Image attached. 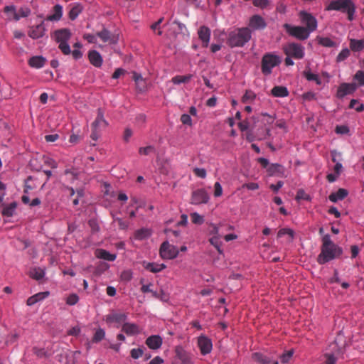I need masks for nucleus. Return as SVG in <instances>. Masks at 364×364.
<instances>
[{
    "label": "nucleus",
    "instance_id": "28",
    "mask_svg": "<svg viewBox=\"0 0 364 364\" xmlns=\"http://www.w3.org/2000/svg\"><path fill=\"white\" fill-rule=\"evenodd\" d=\"M348 194V192L347 190L344 188H339L336 192L331 193L328 198L331 202L336 203L338 200L344 199Z\"/></svg>",
    "mask_w": 364,
    "mask_h": 364
},
{
    "label": "nucleus",
    "instance_id": "8",
    "mask_svg": "<svg viewBox=\"0 0 364 364\" xmlns=\"http://www.w3.org/2000/svg\"><path fill=\"white\" fill-rule=\"evenodd\" d=\"M283 51L287 56L294 59H302L304 56V47L297 43H289L283 46Z\"/></svg>",
    "mask_w": 364,
    "mask_h": 364
},
{
    "label": "nucleus",
    "instance_id": "53",
    "mask_svg": "<svg viewBox=\"0 0 364 364\" xmlns=\"http://www.w3.org/2000/svg\"><path fill=\"white\" fill-rule=\"evenodd\" d=\"M285 235H289L291 238L294 237V231L289 228L280 229L277 233L278 237H282Z\"/></svg>",
    "mask_w": 364,
    "mask_h": 364
},
{
    "label": "nucleus",
    "instance_id": "61",
    "mask_svg": "<svg viewBox=\"0 0 364 364\" xmlns=\"http://www.w3.org/2000/svg\"><path fill=\"white\" fill-rule=\"evenodd\" d=\"M181 121L183 124L191 125L192 119L190 115L187 114H183L181 117Z\"/></svg>",
    "mask_w": 364,
    "mask_h": 364
},
{
    "label": "nucleus",
    "instance_id": "48",
    "mask_svg": "<svg viewBox=\"0 0 364 364\" xmlns=\"http://www.w3.org/2000/svg\"><path fill=\"white\" fill-rule=\"evenodd\" d=\"M191 221L194 224L201 225L204 222L203 217L197 213H193L191 214Z\"/></svg>",
    "mask_w": 364,
    "mask_h": 364
},
{
    "label": "nucleus",
    "instance_id": "16",
    "mask_svg": "<svg viewBox=\"0 0 364 364\" xmlns=\"http://www.w3.org/2000/svg\"><path fill=\"white\" fill-rule=\"evenodd\" d=\"M249 26L252 30H263L266 28L267 23L261 16L253 15L250 19Z\"/></svg>",
    "mask_w": 364,
    "mask_h": 364
},
{
    "label": "nucleus",
    "instance_id": "21",
    "mask_svg": "<svg viewBox=\"0 0 364 364\" xmlns=\"http://www.w3.org/2000/svg\"><path fill=\"white\" fill-rule=\"evenodd\" d=\"M356 89V86L354 84L350 83H342L337 91V97L342 98L344 96L353 93Z\"/></svg>",
    "mask_w": 364,
    "mask_h": 364
},
{
    "label": "nucleus",
    "instance_id": "10",
    "mask_svg": "<svg viewBox=\"0 0 364 364\" xmlns=\"http://www.w3.org/2000/svg\"><path fill=\"white\" fill-rule=\"evenodd\" d=\"M299 18L305 28L311 33L317 28V20L311 14L301 11L299 13Z\"/></svg>",
    "mask_w": 364,
    "mask_h": 364
},
{
    "label": "nucleus",
    "instance_id": "64",
    "mask_svg": "<svg viewBox=\"0 0 364 364\" xmlns=\"http://www.w3.org/2000/svg\"><path fill=\"white\" fill-rule=\"evenodd\" d=\"M121 278L122 280H124V281H130L132 278V274L131 271H129V270L124 271L122 273Z\"/></svg>",
    "mask_w": 364,
    "mask_h": 364
},
{
    "label": "nucleus",
    "instance_id": "36",
    "mask_svg": "<svg viewBox=\"0 0 364 364\" xmlns=\"http://www.w3.org/2000/svg\"><path fill=\"white\" fill-rule=\"evenodd\" d=\"M83 7L80 4H74L68 14L69 18L70 20H75L78 15L82 12Z\"/></svg>",
    "mask_w": 364,
    "mask_h": 364
},
{
    "label": "nucleus",
    "instance_id": "46",
    "mask_svg": "<svg viewBox=\"0 0 364 364\" xmlns=\"http://www.w3.org/2000/svg\"><path fill=\"white\" fill-rule=\"evenodd\" d=\"M304 75L309 81H315L317 85H321V80L316 74H314L309 71H304Z\"/></svg>",
    "mask_w": 364,
    "mask_h": 364
},
{
    "label": "nucleus",
    "instance_id": "22",
    "mask_svg": "<svg viewBox=\"0 0 364 364\" xmlns=\"http://www.w3.org/2000/svg\"><path fill=\"white\" fill-rule=\"evenodd\" d=\"M96 35L105 43L109 44H115L117 43L114 35L106 28H103L101 31L97 32Z\"/></svg>",
    "mask_w": 364,
    "mask_h": 364
},
{
    "label": "nucleus",
    "instance_id": "27",
    "mask_svg": "<svg viewBox=\"0 0 364 364\" xmlns=\"http://www.w3.org/2000/svg\"><path fill=\"white\" fill-rule=\"evenodd\" d=\"M95 256L97 258L102 259L104 260L112 262L116 259V255L111 254L108 251L103 250V249H97L95 251Z\"/></svg>",
    "mask_w": 364,
    "mask_h": 364
},
{
    "label": "nucleus",
    "instance_id": "39",
    "mask_svg": "<svg viewBox=\"0 0 364 364\" xmlns=\"http://www.w3.org/2000/svg\"><path fill=\"white\" fill-rule=\"evenodd\" d=\"M29 275L31 278L39 280L43 277L44 271L40 267H33L30 269Z\"/></svg>",
    "mask_w": 364,
    "mask_h": 364
},
{
    "label": "nucleus",
    "instance_id": "29",
    "mask_svg": "<svg viewBox=\"0 0 364 364\" xmlns=\"http://www.w3.org/2000/svg\"><path fill=\"white\" fill-rule=\"evenodd\" d=\"M45 29V26L42 22L39 25H37L36 27L31 29L29 31V36L33 38H38L43 36Z\"/></svg>",
    "mask_w": 364,
    "mask_h": 364
},
{
    "label": "nucleus",
    "instance_id": "7",
    "mask_svg": "<svg viewBox=\"0 0 364 364\" xmlns=\"http://www.w3.org/2000/svg\"><path fill=\"white\" fill-rule=\"evenodd\" d=\"M283 27L289 36L298 40L304 41L309 37L310 33L304 26L284 23Z\"/></svg>",
    "mask_w": 364,
    "mask_h": 364
},
{
    "label": "nucleus",
    "instance_id": "34",
    "mask_svg": "<svg viewBox=\"0 0 364 364\" xmlns=\"http://www.w3.org/2000/svg\"><path fill=\"white\" fill-rule=\"evenodd\" d=\"M45 299L46 292H39L30 296L26 301V304L28 306H33L40 301H43Z\"/></svg>",
    "mask_w": 364,
    "mask_h": 364
},
{
    "label": "nucleus",
    "instance_id": "6",
    "mask_svg": "<svg viewBox=\"0 0 364 364\" xmlns=\"http://www.w3.org/2000/svg\"><path fill=\"white\" fill-rule=\"evenodd\" d=\"M108 123L104 118V112L101 108L97 109V116L91 125L92 133L90 137L96 141L100 136V132L102 129L105 128Z\"/></svg>",
    "mask_w": 364,
    "mask_h": 364
},
{
    "label": "nucleus",
    "instance_id": "23",
    "mask_svg": "<svg viewBox=\"0 0 364 364\" xmlns=\"http://www.w3.org/2000/svg\"><path fill=\"white\" fill-rule=\"evenodd\" d=\"M163 343V340L160 336L153 335L148 337L146 340V344L147 346L152 349L156 350L161 348Z\"/></svg>",
    "mask_w": 364,
    "mask_h": 364
},
{
    "label": "nucleus",
    "instance_id": "9",
    "mask_svg": "<svg viewBox=\"0 0 364 364\" xmlns=\"http://www.w3.org/2000/svg\"><path fill=\"white\" fill-rule=\"evenodd\" d=\"M178 248L169 244L168 242H164L160 247L159 254L164 259H172L176 258L178 255Z\"/></svg>",
    "mask_w": 364,
    "mask_h": 364
},
{
    "label": "nucleus",
    "instance_id": "47",
    "mask_svg": "<svg viewBox=\"0 0 364 364\" xmlns=\"http://www.w3.org/2000/svg\"><path fill=\"white\" fill-rule=\"evenodd\" d=\"M350 50L347 48H343L336 57V62L340 63L345 60L350 56Z\"/></svg>",
    "mask_w": 364,
    "mask_h": 364
},
{
    "label": "nucleus",
    "instance_id": "59",
    "mask_svg": "<svg viewBox=\"0 0 364 364\" xmlns=\"http://www.w3.org/2000/svg\"><path fill=\"white\" fill-rule=\"evenodd\" d=\"M214 188H215L214 196L215 197L220 196L222 195V193H223V188H222V186H221V185H220V183L219 182H216L214 184Z\"/></svg>",
    "mask_w": 364,
    "mask_h": 364
},
{
    "label": "nucleus",
    "instance_id": "2",
    "mask_svg": "<svg viewBox=\"0 0 364 364\" xmlns=\"http://www.w3.org/2000/svg\"><path fill=\"white\" fill-rule=\"evenodd\" d=\"M72 33L68 28H60L50 33V38L58 44V48L65 55L71 53L68 41L70 39Z\"/></svg>",
    "mask_w": 364,
    "mask_h": 364
},
{
    "label": "nucleus",
    "instance_id": "13",
    "mask_svg": "<svg viewBox=\"0 0 364 364\" xmlns=\"http://www.w3.org/2000/svg\"><path fill=\"white\" fill-rule=\"evenodd\" d=\"M252 358L254 361L260 364H279L278 361L267 354L259 352H255L252 354Z\"/></svg>",
    "mask_w": 364,
    "mask_h": 364
},
{
    "label": "nucleus",
    "instance_id": "42",
    "mask_svg": "<svg viewBox=\"0 0 364 364\" xmlns=\"http://www.w3.org/2000/svg\"><path fill=\"white\" fill-rule=\"evenodd\" d=\"M192 77L191 75H176L171 80L173 84L178 85L180 83L188 82Z\"/></svg>",
    "mask_w": 364,
    "mask_h": 364
},
{
    "label": "nucleus",
    "instance_id": "60",
    "mask_svg": "<svg viewBox=\"0 0 364 364\" xmlns=\"http://www.w3.org/2000/svg\"><path fill=\"white\" fill-rule=\"evenodd\" d=\"M114 220L117 223L118 226H119V228L121 230H126V229H127V228L129 226V223L128 222L124 221L122 219L119 218H116Z\"/></svg>",
    "mask_w": 364,
    "mask_h": 364
},
{
    "label": "nucleus",
    "instance_id": "24",
    "mask_svg": "<svg viewBox=\"0 0 364 364\" xmlns=\"http://www.w3.org/2000/svg\"><path fill=\"white\" fill-rule=\"evenodd\" d=\"M88 59L90 63L96 68H100L102 65V57L97 50H90L88 53Z\"/></svg>",
    "mask_w": 364,
    "mask_h": 364
},
{
    "label": "nucleus",
    "instance_id": "20",
    "mask_svg": "<svg viewBox=\"0 0 364 364\" xmlns=\"http://www.w3.org/2000/svg\"><path fill=\"white\" fill-rule=\"evenodd\" d=\"M127 319V315L124 313L112 312L105 316V321L110 323H122Z\"/></svg>",
    "mask_w": 364,
    "mask_h": 364
},
{
    "label": "nucleus",
    "instance_id": "31",
    "mask_svg": "<svg viewBox=\"0 0 364 364\" xmlns=\"http://www.w3.org/2000/svg\"><path fill=\"white\" fill-rule=\"evenodd\" d=\"M144 267L146 269L149 270L153 273L160 272L161 270L166 267L164 264H157L154 262L144 263Z\"/></svg>",
    "mask_w": 364,
    "mask_h": 364
},
{
    "label": "nucleus",
    "instance_id": "32",
    "mask_svg": "<svg viewBox=\"0 0 364 364\" xmlns=\"http://www.w3.org/2000/svg\"><path fill=\"white\" fill-rule=\"evenodd\" d=\"M46 60L42 56H33L28 60V64L31 67L34 68H41L44 66Z\"/></svg>",
    "mask_w": 364,
    "mask_h": 364
},
{
    "label": "nucleus",
    "instance_id": "50",
    "mask_svg": "<svg viewBox=\"0 0 364 364\" xmlns=\"http://www.w3.org/2000/svg\"><path fill=\"white\" fill-rule=\"evenodd\" d=\"M144 351L142 348H133L130 351L131 357L134 359H138L143 355Z\"/></svg>",
    "mask_w": 364,
    "mask_h": 364
},
{
    "label": "nucleus",
    "instance_id": "25",
    "mask_svg": "<svg viewBox=\"0 0 364 364\" xmlns=\"http://www.w3.org/2000/svg\"><path fill=\"white\" fill-rule=\"evenodd\" d=\"M63 16V7L60 4L53 6L51 14L47 16V21H58Z\"/></svg>",
    "mask_w": 364,
    "mask_h": 364
},
{
    "label": "nucleus",
    "instance_id": "51",
    "mask_svg": "<svg viewBox=\"0 0 364 364\" xmlns=\"http://www.w3.org/2000/svg\"><path fill=\"white\" fill-rule=\"evenodd\" d=\"M79 301V297L76 294H72L67 297L66 303L68 305L73 306L76 304Z\"/></svg>",
    "mask_w": 364,
    "mask_h": 364
},
{
    "label": "nucleus",
    "instance_id": "35",
    "mask_svg": "<svg viewBox=\"0 0 364 364\" xmlns=\"http://www.w3.org/2000/svg\"><path fill=\"white\" fill-rule=\"evenodd\" d=\"M151 235V231L148 228H141L134 232V238L138 240H143L149 237Z\"/></svg>",
    "mask_w": 364,
    "mask_h": 364
},
{
    "label": "nucleus",
    "instance_id": "33",
    "mask_svg": "<svg viewBox=\"0 0 364 364\" xmlns=\"http://www.w3.org/2000/svg\"><path fill=\"white\" fill-rule=\"evenodd\" d=\"M271 93L276 97H284L289 95V91L286 87L284 86H274Z\"/></svg>",
    "mask_w": 364,
    "mask_h": 364
},
{
    "label": "nucleus",
    "instance_id": "57",
    "mask_svg": "<svg viewBox=\"0 0 364 364\" xmlns=\"http://www.w3.org/2000/svg\"><path fill=\"white\" fill-rule=\"evenodd\" d=\"M194 174L201 178H205L206 177V171L204 168H195L193 169Z\"/></svg>",
    "mask_w": 364,
    "mask_h": 364
},
{
    "label": "nucleus",
    "instance_id": "11",
    "mask_svg": "<svg viewBox=\"0 0 364 364\" xmlns=\"http://www.w3.org/2000/svg\"><path fill=\"white\" fill-rule=\"evenodd\" d=\"M4 11L6 14H9V11H13V20L16 21L20 20L21 18L28 16L31 14V10L28 7H21L16 11V7L13 5L6 6L4 9Z\"/></svg>",
    "mask_w": 364,
    "mask_h": 364
},
{
    "label": "nucleus",
    "instance_id": "45",
    "mask_svg": "<svg viewBox=\"0 0 364 364\" xmlns=\"http://www.w3.org/2000/svg\"><path fill=\"white\" fill-rule=\"evenodd\" d=\"M256 97V95L252 90H247L242 98L243 103H250L252 102Z\"/></svg>",
    "mask_w": 364,
    "mask_h": 364
},
{
    "label": "nucleus",
    "instance_id": "4",
    "mask_svg": "<svg viewBox=\"0 0 364 364\" xmlns=\"http://www.w3.org/2000/svg\"><path fill=\"white\" fill-rule=\"evenodd\" d=\"M326 10L346 12L348 14V19L352 21L355 11V6L351 0H333L326 6Z\"/></svg>",
    "mask_w": 364,
    "mask_h": 364
},
{
    "label": "nucleus",
    "instance_id": "1",
    "mask_svg": "<svg viewBox=\"0 0 364 364\" xmlns=\"http://www.w3.org/2000/svg\"><path fill=\"white\" fill-rule=\"evenodd\" d=\"M342 253V248L332 242L329 235H325L322 238L321 251L318 256L317 262L320 264H323L339 257Z\"/></svg>",
    "mask_w": 364,
    "mask_h": 364
},
{
    "label": "nucleus",
    "instance_id": "15",
    "mask_svg": "<svg viewBox=\"0 0 364 364\" xmlns=\"http://www.w3.org/2000/svg\"><path fill=\"white\" fill-rule=\"evenodd\" d=\"M187 31L186 26L178 21H174L168 28V35L172 38H176L178 35H185V32Z\"/></svg>",
    "mask_w": 364,
    "mask_h": 364
},
{
    "label": "nucleus",
    "instance_id": "49",
    "mask_svg": "<svg viewBox=\"0 0 364 364\" xmlns=\"http://www.w3.org/2000/svg\"><path fill=\"white\" fill-rule=\"evenodd\" d=\"M353 79L356 80L360 86H364V71L358 70L355 74Z\"/></svg>",
    "mask_w": 364,
    "mask_h": 364
},
{
    "label": "nucleus",
    "instance_id": "3",
    "mask_svg": "<svg viewBox=\"0 0 364 364\" xmlns=\"http://www.w3.org/2000/svg\"><path fill=\"white\" fill-rule=\"evenodd\" d=\"M251 38L249 28H242L232 31L229 34L228 43L230 47H242Z\"/></svg>",
    "mask_w": 364,
    "mask_h": 364
},
{
    "label": "nucleus",
    "instance_id": "62",
    "mask_svg": "<svg viewBox=\"0 0 364 364\" xmlns=\"http://www.w3.org/2000/svg\"><path fill=\"white\" fill-rule=\"evenodd\" d=\"M296 199L308 200L309 199V196L304 192V191L299 190L296 196Z\"/></svg>",
    "mask_w": 364,
    "mask_h": 364
},
{
    "label": "nucleus",
    "instance_id": "52",
    "mask_svg": "<svg viewBox=\"0 0 364 364\" xmlns=\"http://www.w3.org/2000/svg\"><path fill=\"white\" fill-rule=\"evenodd\" d=\"M155 151V148L153 146H147L146 147H141L139 149V153L141 155H149Z\"/></svg>",
    "mask_w": 364,
    "mask_h": 364
},
{
    "label": "nucleus",
    "instance_id": "26",
    "mask_svg": "<svg viewBox=\"0 0 364 364\" xmlns=\"http://www.w3.org/2000/svg\"><path fill=\"white\" fill-rule=\"evenodd\" d=\"M122 331L127 336H134L139 333V326L132 323H124L122 327Z\"/></svg>",
    "mask_w": 364,
    "mask_h": 364
},
{
    "label": "nucleus",
    "instance_id": "58",
    "mask_svg": "<svg viewBox=\"0 0 364 364\" xmlns=\"http://www.w3.org/2000/svg\"><path fill=\"white\" fill-rule=\"evenodd\" d=\"M253 4L255 6L264 9L269 4V0H254Z\"/></svg>",
    "mask_w": 364,
    "mask_h": 364
},
{
    "label": "nucleus",
    "instance_id": "37",
    "mask_svg": "<svg viewBox=\"0 0 364 364\" xmlns=\"http://www.w3.org/2000/svg\"><path fill=\"white\" fill-rule=\"evenodd\" d=\"M268 172L271 174H279L283 175L284 173V168L283 166L279 164H272L269 165L267 168Z\"/></svg>",
    "mask_w": 364,
    "mask_h": 364
},
{
    "label": "nucleus",
    "instance_id": "44",
    "mask_svg": "<svg viewBox=\"0 0 364 364\" xmlns=\"http://www.w3.org/2000/svg\"><path fill=\"white\" fill-rule=\"evenodd\" d=\"M318 43L324 47L331 48L336 46V43L333 41L331 38L325 37H321L318 39Z\"/></svg>",
    "mask_w": 364,
    "mask_h": 364
},
{
    "label": "nucleus",
    "instance_id": "14",
    "mask_svg": "<svg viewBox=\"0 0 364 364\" xmlns=\"http://www.w3.org/2000/svg\"><path fill=\"white\" fill-rule=\"evenodd\" d=\"M209 200V196L207 192L203 189H198L193 192L191 197V203L194 205H199L201 203H207Z\"/></svg>",
    "mask_w": 364,
    "mask_h": 364
},
{
    "label": "nucleus",
    "instance_id": "40",
    "mask_svg": "<svg viewBox=\"0 0 364 364\" xmlns=\"http://www.w3.org/2000/svg\"><path fill=\"white\" fill-rule=\"evenodd\" d=\"M257 120H260L264 125L271 124L274 122V117L267 114V113H261L256 117Z\"/></svg>",
    "mask_w": 364,
    "mask_h": 364
},
{
    "label": "nucleus",
    "instance_id": "56",
    "mask_svg": "<svg viewBox=\"0 0 364 364\" xmlns=\"http://www.w3.org/2000/svg\"><path fill=\"white\" fill-rule=\"evenodd\" d=\"M355 104H358V101L357 100H351L350 102L349 107L354 108L357 112H362L364 109V106L363 104H359L358 107H355Z\"/></svg>",
    "mask_w": 364,
    "mask_h": 364
},
{
    "label": "nucleus",
    "instance_id": "54",
    "mask_svg": "<svg viewBox=\"0 0 364 364\" xmlns=\"http://www.w3.org/2000/svg\"><path fill=\"white\" fill-rule=\"evenodd\" d=\"M220 236H213L212 237L209 241L211 245H213L218 251V252L221 253L222 250L220 247V242H219Z\"/></svg>",
    "mask_w": 364,
    "mask_h": 364
},
{
    "label": "nucleus",
    "instance_id": "55",
    "mask_svg": "<svg viewBox=\"0 0 364 364\" xmlns=\"http://www.w3.org/2000/svg\"><path fill=\"white\" fill-rule=\"evenodd\" d=\"M292 355H293V352L291 350H289L287 353H283L280 356L281 362L284 364L287 363L289 361V360L291 359V358L292 357Z\"/></svg>",
    "mask_w": 364,
    "mask_h": 364
},
{
    "label": "nucleus",
    "instance_id": "38",
    "mask_svg": "<svg viewBox=\"0 0 364 364\" xmlns=\"http://www.w3.org/2000/svg\"><path fill=\"white\" fill-rule=\"evenodd\" d=\"M16 206H17V203L16 202H13L11 203H10L9 205H6L5 207H4V208L2 210V212H1L2 215L4 216H6V217H11L15 212Z\"/></svg>",
    "mask_w": 364,
    "mask_h": 364
},
{
    "label": "nucleus",
    "instance_id": "12",
    "mask_svg": "<svg viewBox=\"0 0 364 364\" xmlns=\"http://www.w3.org/2000/svg\"><path fill=\"white\" fill-rule=\"evenodd\" d=\"M198 346L200 353L205 355L210 353L213 348L211 340L205 336H200L198 338Z\"/></svg>",
    "mask_w": 364,
    "mask_h": 364
},
{
    "label": "nucleus",
    "instance_id": "30",
    "mask_svg": "<svg viewBox=\"0 0 364 364\" xmlns=\"http://www.w3.org/2000/svg\"><path fill=\"white\" fill-rule=\"evenodd\" d=\"M350 49L353 52H360L364 49V39H350Z\"/></svg>",
    "mask_w": 364,
    "mask_h": 364
},
{
    "label": "nucleus",
    "instance_id": "5",
    "mask_svg": "<svg viewBox=\"0 0 364 364\" xmlns=\"http://www.w3.org/2000/svg\"><path fill=\"white\" fill-rule=\"evenodd\" d=\"M282 62L281 58L273 53H265L261 60V71L265 75H269L272 73V69L278 66Z\"/></svg>",
    "mask_w": 364,
    "mask_h": 364
},
{
    "label": "nucleus",
    "instance_id": "43",
    "mask_svg": "<svg viewBox=\"0 0 364 364\" xmlns=\"http://www.w3.org/2000/svg\"><path fill=\"white\" fill-rule=\"evenodd\" d=\"M338 357L333 353H326L323 355V360L321 364H336Z\"/></svg>",
    "mask_w": 364,
    "mask_h": 364
},
{
    "label": "nucleus",
    "instance_id": "17",
    "mask_svg": "<svg viewBox=\"0 0 364 364\" xmlns=\"http://www.w3.org/2000/svg\"><path fill=\"white\" fill-rule=\"evenodd\" d=\"M175 354L183 364H193L190 354L181 346H177L175 348Z\"/></svg>",
    "mask_w": 364,
    "mask_h": 364
},
{
    "label": "nucleus",
    "instance_id": "63",
    "mask_svg": "<svg viewBox=\"0 0 364 364\" xmlns=\"http://www.w3.org/2000/svg\"><path fill=\"white\" fill-rule=\"evenodd\" d=\"M80 333V328L78 326H74L68 330V335L77 336Z\"/></svg>",
    "mask_w": 364,
    "mask_h": 364
},
{
    "label": "nucleus",
    "instance_id": "19",
    "mask_svg": "<svg viewBox=\"0 0 364 364\" xmlns=\"http://www.w3.org/2000/svg\"><path fill=\"white\" fill-rule=\"evenodd\" d=\"M198 38L202 41V46L204 48L208 47L210 38V30L207 26H200L198 31Z\"/></svg>",
    "mask_w": 364,
    "mask_h": 364
},
{
    "label": "nucleus",
    "instance_id": "18",
    "mask_svg": "<svg viewBox=\"0 0 364 364\" xmlns=\"http://www.w3.org/2000/svg\"><path fill=\"white\" fill-rule=\"evenodd\" d=\"M341 340V337L338 336L336 340L331 343L328 348V353H333L335 356L338 357L339 355L343 353V348L345 347V343H339Z\"/></svg>",
    "mask_w": 364,
    "mask_h": 364
},
{
    "label": "nucleus",
    "instance_id": "41",
    "mask_svg": "<svg viewBox=\"0 0 364 364\" xmlns=\"http://www.w3.org/2000/svg\"><path fill=\"white\" fill-rule=\"evenodd\" d=\"M105 337V330L101 328H98L97 329H96V331L93 335L92 341L93 343H99L102 339H104Z\"/></svg>",
    "mask_w": 364,
    "mask_h": 364
}]
</instances>
